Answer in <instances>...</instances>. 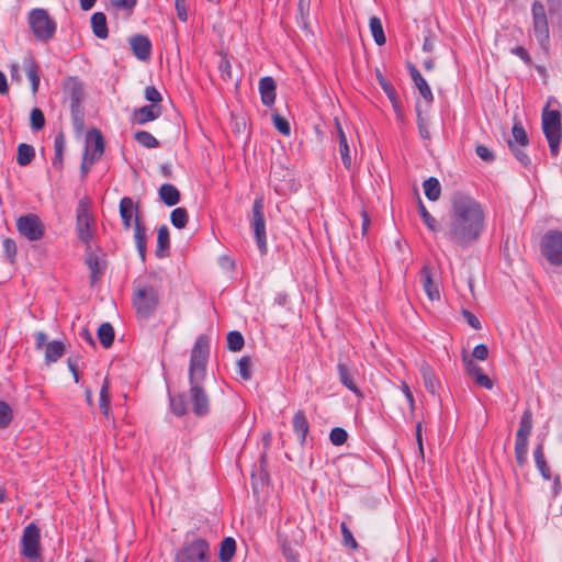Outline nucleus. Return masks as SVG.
I'll return each mask as SVG.
<instances>
[{"label":"nucleus","mask_w":562,"mask_h":562,"mask_svg":"<svg viewBox=\"0 0 562 562\" xmlns=\"http://www.w3.org/2000/svg\"><path fill=\"white\" fill-rule=\"evenodd\" d=\"M376 79H378L380 87L382 88V90L385 92L389 100L391 101L394 110L397 112L398 111V95H397V92H396L394 86L379 70H376Z\"/></svg>","instance_id":"35"},{"label":"nucleus","mask_w":562,"mask_h":562,"mask_svg":"<svg viewBox=\"0 0 562 562\" xmlns=\"http://www.w3.org/2000/svg\"><path fill=\"white\" fill-rule=\"evenodd\" d=\"M86 265L90 270V283L94 285L103 277L106 269V261L99 258L94 252L87 250Z\"/></svg>","instance_id":"21"},{"label":"nucleus","mask_w":562,"mask_h":562,"mask_svg":"<svg viewBox=\"0 0 562 562\" xmlns=\"http://www.w3.org/2000/svg\"><path fill=\"white\" fill-rule=\"evenodd\" d=\"M135 140L145 148H156L159 142L147 131H138L134 134Z\"/></svg>","instance_id":"47"},{"label":"nucleus","mask_w":562,"mask_h":562,"mask_svg":"<svg viewBox=\"0 0 562 562\" xmlns=\"http://www.w3.org/2000/svg\"><path fill=\"white\" fill-rule=\"evenodd\" d=\"M531 15L533 34L541 48L547 53L550 44V31L546 9L540 1L532 3Z\"/></svg>","instance_id":"10"},{"label":"nucleus","mask_w":562,"mask_h":562,"mask_svg":"<svg viewBox=\"0 0 562 562\" xmlns=\"http://www.w3.org/2000/svg\"><path fill=\"white\" fill-rule=\"evenodd\" d=\"M348 439V432L341 427H335L330 430L329 440L334 446H341Z\"/></svg>","instance_id":"55"},{"label":"nucleus","mask_w":562,"mask_h":562,"mask_svg":"<svg viewBox=\"0 0 562 562\" xmlns=\"http://www.w3.org/2000/svg\"><path fill=\"white\" fill-rule=\"evenodd\" d=\"M21 554L32 562H38L41 559V532L34 522L27 525L23 530Z\"/></svg>","instance_id":"11"},{"label":"nucleus","mask_w":562,"mask_h":562,"mask_svg":"<svg viewBox=\"0 0 562 562\" xmlns=\"http://www.w3.org/2000/svg\"><path fill=\"white\" fill-rule=\"evenodd\" d=\"M23 65L27 75V78L31 81V88L33 94H35L38 91L40 81H41V69L32 54H27L23 58Z\"/></svg>","instance_id":"26"},{"label":"nucleus","mask_w":562,"mask_h":562,"mask_svg":"<svg viewBox=\"0 0 562 562\" xmlns=\"http://www.w3.org/2000/svg\"><path fill=\"white\" fill-rule=\"evenodd\" d=\"M236 552V541L232 537H225L220 543L218 559L221 562H229Z\"/></svg>","instance_id":"36"},{"label":"nucleus","mask_w":562,"mask_h":562,"mask_svg":"<svg viewBox=\"0 0 562 562\" xmlns=\"http://www.w3.org/2000/svg\"><path fill=\"white\" fill-rule=\"evenodd\" d=\"M120 216L122 218V224L124 229H130L132 227V218L133 216L136 218V214L139 215V203H134L133 199L130 196H124L120 201Z\"/></svg>","instance_id":"18"},{"label":"nucleus","mask_w":562,"mask_h":562,"mask_svg":"<svg viewBox=\"0 0 562 562\" xmlns=\"http://www.w3.org/2000/svg\"><path fill=\"white\" fill-rule=\"evenodd\" d=\"M104 154V138L98 128L87 132L85 155L89 159V165L95 164Z\"/></svg>","instance_id":"14"},{"label":"nucleus","mask_w":562,"mask_h":562,"mask_svg":"<svg viewBox=\"0 0 562 562\" xmlns=\"http://www.w3.org/2000/svg\"><path fill=\"white\" fill-rule=\"evenodd\" d=\"M250 227L254 231L255 239L259 252L266 255L268 251L266 218H265V201L263 196H257L252 203Z\"/></svg>","instance_id":"7"},{"label":"nucleus","mask_w":562,"mask_h":562,"mask_svg":"<svg viewBox=\"0 0 562 562\" xmlns=\"http://www.w3.org/2000/svg\"><path fill=\"white\" fill-rule=\"evenodd\" d=\"M541 120L542 132L548 142L550 154L552 157H557L562 140L561 113L558 110H549L546 106L542 111Z\"/></svg>","instance_id":"4"},{"label":"nucleus","mask_w":562,"mask_h":562,"mask_svg":"<svg viewBox=\"0 0 562 562\" xmlns=\"http://www.w3.org/2000/svg\"><path fill=\"white\" fill-rule=\"evenodd\" d=\"M30 124L32 130L40 131L45 125V116L40 108H34L30 114Z\"/></svg>","instance_id":"52"},{"label":"nucleus","mask_w":562,"mask_h":562,"mask_svg":"<svg viewBox=\"0 0 562 562\" xmlns=\"http://www.w3.org/2000/svg\"><path fill=\"white\" fill-rule=\"evenodd\" d=\"M462 315L465 318L467 323L473 328V329H481V322L480 319L470 311L463 310Z\"/></svg>","instance_id":"64"},{"label":"nucleus","mask_w":562,"mask_h":562,"mask_svg":"<svg viewBox=\"0 0 562 562\" xmlns=\"http://www.w3.org/2000/svg\"><path fill=\"white\" fill-rule=\"evenodd\" d=\"M92 222V217L89 213V202L83 199L80 200L77 210H76V228L77 236L81 243L87 246V250H89L90 241L92 239V233L90 231V223Z\"/></svg>","instance_id":"12"},{"label":"nucleus","mask_w":562,"mask_h":562,"mask_svg":"<svg viewBox=\"0 0 562 562\" xmlns=\"http://www.w3.org/2000/svg\"><path fill=\"white\" fill-rule=\"evenodd\" d=\"M408 70L411 78L414 81L416 88L418 89L420 95L427 103H431L434 101V94L426 79L422 76L419 70L414 65L409 64Z\"/></svg>","instance_id":"25"},{"label":"nucleus","mask_w":562,"mask_h":562,"mask_svg":"<svg viewBox=\"0 0 562 562\" xmlns=\"http://www.w3.org/2000/svg\"><path fill=\"white\" fill-rule=\"evenodd\" d=\"M110 402H111L110 382H109L108 378H105L103 380V383H102V386L100 390V395H99L100 411L105 417H109V415H110V411H111Z\"/></svg>","instance_id":"39"},{"label":"nucleus","mask_w":562,"mask_h":562,"mask_svg":"<svg viewBox=\"0 0 562 562\" xmlns=\"http://www.w3.org/2000/svg\"><path fill=\"white\" fill-rule=\"evenodd\" d=\"M259 93L261 102L266 106H272L277 97V83L270 76H266L259 80Z\"/></svg>","instance_id":"24"},{"label":"nucleus","mask_w":562,"mask_h":562,"mask_svg":"<svg viewBox=\"0 0 562 562\" xmlns=\"http://www.w3.org/2000/svg\"><path fill=\"white\" fill-rule=\"evenodd\" d=\"M463 362L467 373L474 379L476 384L487 390L493 387V381L483 372L482 368L473 359L464 357Z\"/></svg>","instance_id":"20"},{"label":"nucleus","mask_w":562,"mask_h":562,"mask_svg":"<svg viewBox=\"0 0 562 562\" xmlns=\"http://www.w3.org/2000/svg\"><path fill=\"white\" fill-rule=\"evenodd\" d=\"M64 92L70 104L82 103L85 100V88L78 78L69 77L64 83Z\"/></svg>","instance_id":"19"},{"label":"nucleus","mask_w":562,"mask_h":562,"mask_svg":"<svg viewBox=\"0 0 562 562\" xmlns=\"http://www.w3.org/2000/svg\"><path fill=\"white\" fill-rule=\"evenodd\" d=\"M91 29L98 38L105 40L109 36L106 15L103 12H94L91 15Z\"/></svg>","instance_id":"32"},{"label":"nucleus","mask_w":562,"mask_h":562,"mask_svg":"<svg viewBox=\"0 0 562 562\" xmlns=\"http://www.w3.org/2000/svg\"><path fill=\"white\" fill-rule=\"evenodd\" d=\"M110 3L116 10H124L132 13L137 0H110Z\"/></svg>","instance_id":"57"},{"label":"nucleus","mask_w":562,"mask_h":562,"mask_svg":"<svg viewBox=\"0 0 562 562\" xmlns=\"http://www.w3.org/2000/svg\"><path fill=\"white\" fill-rule=\"evenodd\" d=\"M417 127L419 135L423 139H429L430 133L426 120L422 116L419 109L417 108Z\"/></svg>","instance_id":"59"},{"label":"nucleus","mask_w":562,"mask_h":562,"mask_svg":"<svg viewBox=\"0 0 562 562\" xmlns=\"http://www.w3.org/2000/svg\"><path fill=\"white\" fill-rule=\"evenodd\" d=\"M420 374L426 391L431 395H438V389L440 386V383L436 376L434 369L428 363H423L420 367Z\"/></svg>","instance_id":"29"},{"label":"nucleus","mask_w":562,"mask_h":562,"mask_svg":"<svg viewBox=\"0 0 562 562\" xmlns=\"http://www.w3.org/2000/svg\"><path fill=\"white\" fill-rule=\"evenodd\" d=\"M227 348L231 351H240L245 346V339L240 331L232 330L226 336Z\"/></svg>","instance_id":"45"},{"label":"nucleus","mask_w":562,"mask_h":562,"mask_svg":"<svg viewBox=\"0 0 562 562\" xmlns=\"http://www.w3.org/2000/svg\"><path fill=\"white\" fill-rule=\"evenodd\" d=\"M145 99L151 104H159L162 101L160 92L154 86L145 88Z\"/></svg>","instance_id":"58"},{"label":"nucleus","mask_w":562,"mask_h":562,"mask_svg":"<svg viewBox=\"0 0 562 562\" xmlns=\"http://www.w3.org/2000/svg\"><path fill=\"white\" fill-rule=\"evenodd\" d=\"M335 126L338 135V145H339V154L342 160V164L346 169H350L352 166V158L350 156V148L348 145L347 136L341 127V124L338 119H335Z\"/></svg>","instance_id":"27"},{"label":"nucleus","mask_w":562,"mask_h":562,"mask_svg":"<svg viewBox=\"0 0 562 562\" xmlns=\"http://www.w3.org/2000/svg\"><path fill=\"white\" fill-rule=\"evenodd\" d=\"M425 195L429 201H437L441 194V186L437 178L429 177L423 183Z\"/></svg>","instance_id":"38"},{"label":"nucleus","mask_w":562,"mask_h":562,"mask_svg":"<svg viewBox=\"0 0 562 562\" xmlns=\"http://www.w3.org/2000/svg\"><path fill=\"white\" fill-rule=\"evenodd\" d=\"M128 43L134 56L138 60L146 61L149 59L153 45L148 36L143 34H135L128 38Z\"/></svg>","instance_id":"16"},{"label":"nucleus","mask_w":562,"mask_h":562,"mask_svg":"<svg viewBox=\"0 0 562 562\" xmlns=\"http://www.w3.org/2000/svg\"><path fill=\"white\" fill-rule=\"evenodd\" d=\"M508 147L515 158L524 166L529 167L531 165L530 157L520 148L521 146L515 145V142H508Z\"/></svg>","instance_id":"54"},{"label":"nucleus","mask_w":562,"mask_h":562,"mask_svg":"<svg viewBox=\"0 0 562 562\" xmlns=\"http://www.w3.org/2000/svg\"><path fill=\"white\" fill-rule=\"evenodd\" d=\"M98 338L104 348L111 347L114 341L113 326L108 322L102 323L98 328Z\"/></svg>","instance_id":"41"},{"label":"nucleus","mask_w":562,"mask_h":562,"mask_svg":"<svg viewBox=\"0 0 562 562\" xmlns=\"http://www.w3.org/2000/svg\"><path fill=\"white\" fill-rule=\"evenodd\" d=\"M175 8L177 11V16L180 21H188V9L186 0H175Z\"/></svg>","instance_id":"62"},{"label":"nucleus","mask_w":562,"mask_h":562,"mask_svg":"<svg viewBox=\"0 0 562 562\" xmlns=\"http://www.w3.org/2000/svg\"><path fill=\"white\" fill-rule=\"evenodd\" d=\"M159 196L161 201L168 206H173L180 201L179 190L170 183H164L159 188Z\"/></svg>","instance_id":"33"},{"label":"nucleus","mask_w":562,"mask_h":562,"mask_svg":"<svg viewBox=\"0 0 562 562\" xmlns=\"http://www.w3.org/2000/svg\"><path fill=\"white\" fill-rule=\"evenodd\" d=\"M533 459L538 471L541 476L546 481H550L552 479L550 467L546 460L543 443L540 442L533 450Z\"/></svg>","instance_id":"30"},{"label":"nucleus","mask_w":562,"mask_h":562,"mask_svg":"<svg viewBox=\"0 0 562 562\" xmlns=\"http://www.w3.org/2000/svg\"><path fill=\"white\" fill-rule=\"evenodd\" d=\"M293 430L296 434L300 445L303 447L306 443V437L310 431V424L303 411H297L292 419Z\"/></svg>","instance_id":"28"},{"label":"nucleus","mask_w":562,"mask_h":562,"mask_svg":"<svg viewBox=\"0 0 562 562\" xmlns=\"http://www.w3.org/2000/svg\"><path fill=\"white\" fill-rule=\"evenodd\" d=\"M16 228L21 235L31 241L43 238L45 227L36 214L22 215L16 221Z\"/></svg>","instance_id":"13"},{"label":"nucleus","mask_w":562,"mask_h":562,"mask_svg":"<svg viewBox=\"0 0 562 562\" xmlns=\"http://www.w3.org/2000/svg\"><path fill=\"white\" fill-rule=\"evenodd\" d=\"M513 139L508 142H515V145L526 147L529 144V137L522 124L517 121L514 123L512 128Z\"/></svg>","instance_id":"43"},{"label":"nucleus","mask_w":562,"mask_h":562,"mask_svg":"<svg viewBox=\"0 0 562 562\" xmlns=\"http://www.w3.org/2000/svg\"><path fill=\"white\" fill-rule=\"evenodd\" d=\"M370 30L376 45L382 46L386 42L382 22L378 16L370 18Z\"/></svg>","instance_id":"44"},{"label":"nucleus","mask_w":562,"mask_h":562,"mask_svg":"<svg viewBox=\"0 0 562 562\" xmlns=\"http://www.w3.org/2000/svg\"><path fill=\"white\" fill-rule=\"evenodd\" d=\"M35 157V149L33 146L21 143L18 146L16 161L20 166H27L32 162Z\"/></svg>","instance_id":"40"},{"label":"nucleus","mask_w":562,"mask_h":562,"mask_svg":"<svg viewBox=\"0 0 562 562\" xmlns=\"http://www.w3.org/2000/svg\"><path fill=\"white\" fill-rule=\"evenodd\" d=\"M210 546L203 538H196L184 543L176 553L175 562H209Z\"/></svg>","instance_id":"9"},{"label":"nucleus","mask_w":562,"mask_h":562,"mask_svg":"<svg viewBox=\"0 0 562 562\" xmlns=\"http://www.w3.org/2000/svg\"><path fill=\"white\" fill-rule=\"evenodd\" d=\"M162 113L160 104H148L135 109L132 116V124L145 125L148 122L157 120Z\"/></svg>","instance_id":"17"},{"label":"nucleus","mask_w":562,"mask_h":562,"mask_svg":"<svg viewBox=\"0 0 562 562\" xmlns=\"http://www.w3.org/2000/svg\"><path fill=\"white\" fill-rule=\"evenodd\" d=\"M510 53L517 57H519L525 65L527 66H531L532 65V59L528 53V50L522 47V46H516V47H513L510 48Z\"/></svg>","instance_id":"60"},{"label":"nucleus","mask_w":562,"mask_h":562,"mask_svg":"<svg viewBox=\"0 0 562 562\" xmlns=\"http://www.w3.org/2000/svg\"><path fill=\"white\" fill-rule=\"evenodd\" d=\"M419 274L424 291L426 292L427 296L431 301L439 300L440 292L438 284L432 279V268L430 265H424L419 271Z\"/></svg>","instance_id":"23"},{"label":"nucleus","mask_w":562,"mask_h":562,"mask_svg":"<svg viewBox=\"0 0 562 562\" xmlns=\"http://www.w3.org/2000/svg\"><path fill=\"white\" fill-rule=\"evenodd\" d=\"M27 23L35 38L41 42L47 43L55 36L57 23L45 9H32L27 14Z\"/></svg>","instance_id":"5"},{"label":"nucleus","mask_w":562,"mask_h":562,"mask_svg":"<svg viewBox=\"0 0 562 562\" xmlns=\"http://www.w3.org/2000/svg\"><path fill=\"white\" fill-rule=\"evenodd\" d=\"M65 353V345L59 340L47 342L45 348V361L53 363L59 360Z\"/></svg>","instance_id":"37"},{"label":"nucleus","mask_w":562,"mask_h":562,"mask_svg":"<svg viewBox=\"0 0 562 562\" xmlns=\"http://www.w3.org/2000/svg\"><path fill=\"white\" fill-rule=\"evenodd\" d=\"M12 420V407L7 402L0 400V430L8 428Z\"/></svg>","instance_id":"48"},{"label":"nucleus","mask_w":562,"mask_h":562,"mask_svg":"<svg viewBox=\"0 0 562 562\" xmlns=\"http://www.w3.org/2000/svg\"><path fill=\"white\" fill-rule=\"evenodd\" d=\"M171 224L176 228H184L189 221L188 211L184 207H177L170 214Z\"/></svg>","instance_id":"46"},{"label":"nucleus","mask_w":562,"mask_h":562,"mask_svg":"<svg viewBox=\"0 0 562 562\" xmlns=\"http://www.w3.org/2000/svg\"><path fill=\"white\" fill-rule=\"evenodd\" d=\"M340 531L342 536L344 546L352 550H357L359 548V544L345 521L340 524Z\"/></svg>","instance_id":"51"},{"label":"nucleus","mask_w":562,"mask_h":562,"mask_svg":"<svg viewBox=\"0 0 562 562\" xmlns=\"http://www.w3.org/2000/svg\"><path fill=\"white\" fill-rule=\"evenodd\" d=\"M449 220L442 231L443 238L456 249H467L476 243L486 225L483 205L471 194L456 191L451 195Z\"/></svg>","instance_id":"2"},{"label":"nucleus","mask_w":562,"mask_h":562,"mask_svg":"<svg viewBox=\"0 0 562 562\" xmlns=\"http://www.w3.org/2000/svg\"><path fill=\"white\" fill-rule=\"evenodd\" d=\"M210 353V342L205 335H200L190 353L188 370L189 403L192 413L199 417H205L211 412V398L205 390L206 364ZM170 412L177 417H182L189 412L187 393L171 394L168 392Z\"/></svg>","instance_id":"1"},{"label":"nucleus","mask_w":562,"mask_h":562,"mask_svg":"<svg viewBox=\"0 0 562 562\" xmlns=\"http://www.w3.org/2000/svg\"><path fill=\"white\" fill-rule=\"evenodd\" d=\"M71 120L76 130H81L85 124V110L82 103L70 104Z\"/></svg>","instance_id":"49"},{"label":"nucleus","mask_w":562,"mask_h":562,"mask_svg":"<svg viewBox=\"0 0 562 562\" xmlns=\"http://www.w3.org/2000/svg\"><path fill=\"white\" fill-rule=\"evenodd\" d=\"M66 147V137L64 132H59L56 134L54 139V149H55V156L53 158V167L57 169L63 168L64 162V150Z\"/></svg>","instance_id":"34"},{"label":"nucleus","mask_w":562,"mask_h":562,"mask_svg":"<svg viewBox=\"0 0 562 562\" xmlns=\"http://www.w3.org/2000/svg\"><path fill=\"white\" fill-rule=\"evenodd\" d=\"M170 250V235L169 229L166 225H162L158 228L157 232V248L155 255L157 258L161 259L169 255Z\"/></svg>","instance_id":"31"},{"label":"nucleus","mask_w":562,"mask_h":562,"mask_svg":"<svg viewBox=\"0 0 562 562\" xmlns=\"http://www.w3.org/2000/svg\"><path fill=\"white\" fill-rule=\"evenodd\" d=\"M3 250L10 262L13 263L16 257L18 249L16 244L12 238L8 237L3 240Z\"/></svg>","instance_id":"56"},{"label":"nucleus","mask_w":562,"mask_h":562,"mask_svg":"<svg viewBox=\"0 0 562 562\" xmlns=\"http://www.w3.org/2000/svg\"><path fill=\"white\" fill-rule=\"evenodd\" d=\"M418 212L422 216L424 224L427 226L429 231L432 233H437L440 231V225L438 221L427 211L423 201L419 199L418 201Z\"/></svg>","instance_id":"42"},{"label":"nucleus","mask_w":562,"mask_h":562,"mask_svg":"<svg viewBox=\"0 0 562 562\" xmlns=\"http://www.w3.org/2000/svg\"><path fill=\"white\" fill-rule=\"evenodd\" d=\"M540 252L551 266H562V232L557 229L547 231L539 243Z\"/></svg>","instance_id":"8"},{"label":"nucleus","mask_w":562,"mask_h":562,"mask_svg":"<svg viewBox=\"0 0 562 562\" xmlns=\"http://www.w3.org/2000/svg\"><path fill=\"white\" fill-rule=\"evenodd\" d=\"M337 371L340 383L355 395L361 397L362 392L355 382V376L357 372L349 366V361L347 358L345 360L342 358H339L337 363Z\"/></svg>","instance_id":"15"},{"label":"nucleus","mask_w":562,"mask_h":562,"mask_svg":"<svg viewBox=\"0 0 562 562\" xmlns=\"http://www.w3.org/2000/svg\"><path fill=\"white\" fill-rule=\"evenodd\" d=\"M272 122L274 127L284 136H289L291 134V126L289 121L281 116L279 113L274 112L272 114Z\"/></svg>","instance_id":"53"},{"label":"nucleus","mask_w":562,"mask_h":562,"mask_svg":"<svg viewBox=\"0 0 562 562\" xmlns=\"http://www.w3.org/2000/svg\"><path fill=\"white\" fill-rule=\"evenodd\" d=\"M475 153L482 160L486 162H492L495 160L494 154L484 145H477Z\"/></svg>","instance_id":"63"},{"label":"nucleus","mask_w":562,"mask_h":562,"mask_svg":"<svg viewBox=\"0 0 562 562\" xmlns=\"http://www.w3.org/2000/svg\"><path fill=\"white\" fill-rule=\"evenodd\" d=\"M134 241L142 262H145L147 251V229L137 214L136 218H134Z\"/></svg>","instance_id":"22"},{"label":"nucleus","mask_w":562,"mask_h":562,"mask_svg":"<svg viewBox=\"0 0 562 562\" xmlns=\"http://www.w3.org/2000/svg\"><path fill=\"white\" fill-rule=\"evenodd\" d=\"M533 418L530 408L524 411L515 438V458L518 465L527 464L529 436L532 431Z\"/></svg>","instance_id":"6"},{"label":"nucleus","mask_w":562,"mask_h":562,"mask_svg":"<svg viewBox=\"0 0 562 562\" xmlns=\"http://www.w3.org/2000/svg\"><path fill=\"white\" fill-rule=\"evenodd\" d=\"M251 359L249 356H243L237 361V371L243 380L249 381L251 379Z\"/></svg>","instance_id":"50"},{"label":"nucleus","mask_w":562,"mask_h":562,"mask_svg":"<svg viewBox=\"0 0 562 562\" xmlns=\"http://www.w3.org/2000/svg\"><path fill=\"white\" fill-rule=\"evenodd\" d=\"M425 33L426 35L423 42V50L426 53H431L435 48L436 35L430 29H427Z\"/></svg>","instance_id":"61"},{"label":"nucleus","mask_w":562,"mask_h":562,"mask_svg":"<svg viewBox=\"0 0 562 562\" xmlns=\"http://www.w3.org/2000/svg\"><path fill=\"white\" fill-rule=\"evenodd\" d=\"M132 305L136 317L148 321L155 316L161 301L160 285L156 274L137 277L132 284Z\"/></svg>","instance_id":"3"}]
</instances>
